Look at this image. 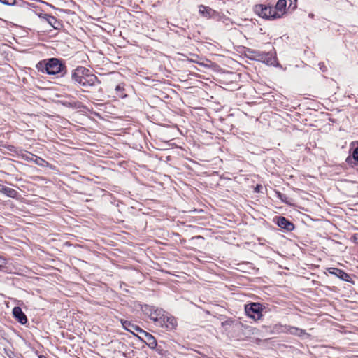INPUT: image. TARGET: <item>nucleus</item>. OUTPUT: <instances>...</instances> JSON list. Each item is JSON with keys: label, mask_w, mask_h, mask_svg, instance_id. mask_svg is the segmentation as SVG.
I'll list each match as a JSON object with an SVG mask.
<instances>
[{"label": "nucleus", "mask_w": 358, "mask_h": 358, "mask_svg": "<svg viewBox=\"0 0 358 358\" xmlns=\"http://www.w3.org/2000/svg\"><path fill=\"white\" fill-rule=\"evenodd\" d=\"M334 270H335V268H329V272H330L331 273L336 274V273L334 271Z\"/></svg>", "instance_id": "27"}, {"label": "nucleus", "mask_w": 358, "mask_h": 358, "mask_svg": "<svg viewBox=\"0 0 358 358\" xmlns=\"http://www.w3.org/2000/svg\"><path fill=\"white\" fill-rule=\"evenodd\" d=\"M7 260L6 258L0 256V271H6V264Z\"/></svg>", "instance_id": "19"}, {"label": "nucleus", "mask_w": 358, "mask_h": 358, "mask_svg": "<svg viewBox=\"0 0 358 358\" xmlns=\"http://www.w3.org/2000/svg\"><path fill=\"white\" fill-rule=\"evenodd\" d=\"M264 308V306L259 303H250L245 306V311L249 317L259 320L262 317V313Z\"/></svg>", "instance_id": "4"}, {"label": "nucleus", "mask_w": 358, "mask_h": 358, "mask_svg": "<svg viewBox=\"0 0 358 358\" xmlns=\"http://www.w3.org/2000/svg\"><path fill=\"white\" fill-rule=\"evenodd\" d=\"M336 328H337V334H338V333L343 334V333L347 332L346 331L343 330L344 327L338 324H337ZM338 336V335H337V337Z\"/></svg>", "instance_id": "22"}, {"label": "nucleus", "mask_w": 358, "mask_h": 358, "mask_svg": "<svg viewBox=\"0 0 358 358\" xmlns=\"http://www.w3.org/2000/svg\"><path fill=\"white\" fill-rule=\"evenodd\" d=\"M255 11L259 16L268 19V6L263 4L256 5Z\"/></svg>", "instance_id": "12"}, {"label": "nucleus", "mask_w": 358, "mask_h": 358, "mask_svg": "<svg viewBox=\"0 0 358 358\" xmlns=\"http://www.w3.org/2000/svg\"><path fill=\"white\" fill-rule=\"evenodd\" d=\"M199 13L206 17L211 18L216 15L217 12L208 6L203 5L199 6Z\"/></svg>", "instance_id": "11"}, {"label": "nucleus", "mask_w": 358, "mask_h": 358, "mask_svg": "<svg viewBox=\"0 0 358 358\" xmlns=\"http://www.w3.org/2000/svg\"><path fill=\"white\" fill-rule=\"evenodd\" d=\"M39 358H47V357L45 356H44V355H40Z\"/></svg>", "instance_id": "29"}, {"label": "nucleus", "mask_w": 358, "mask_h": 358, "mask_svg": "<svg viewBox=\"0 0 358 358\" xmlns=\"http://www.w3.org/2000/svg\"><path fill=\"white\" fill-rule=\"evenodd\" d=\"M0 3L7 6H14L16 0H0Z\"/></svg>", "instance_id": "21"}, {"label": "nucleus", "mask_w": 358, "mask_h": 358, "mask_svg": "<svg viewBox=\"0 0 358 358\" xmlns=\"http://www.w3.org/2000/svg\"><path fill=\"white\" fill-rule=\"evenodd\" d=\"M268 20H275L282 17V16L279 14L275 7L268 6Z\"/></svg>", "instance_id": "15"}, {"label": "nucleus", "mask_w": 358, "mask_h": 358, "mask_svg": "<svg viewBox=\"0 0 358 358\" xmlns=\"http://www.w3.org/2000/svg\"><path fill=\"white\" fill-rule=\"evenodd\" d=\"M70 82L83 87V91H88V89L100 84L98 78L83 66H78L71 71Z\"/></svg>", "instance_id": "1"}, {"label": "nucleus", "mask_w": 358, "mask_h": 358, "mask_svg": "<svg viewBox=\"0 0 358 358\" xmlns=\"http://www.w3.org/2000/svg\"><path fill=\"white\" fill-rule=\"evenodd\" d=\"M289 1V5L288 9H291L294 10L297 7V0H288ZM287 0H278L275 6V10L277 9L279 12V14L283 16L286 13V8H287Z\"/></svg>", "instance_id": "7"}, {"label": "nucleus", "mask_w": 358, "mask_h": 358, "mask_svg": "<svg viewBox=\"0 0 358 358\" xmlns=\"http://www.w3.org/2000/svg\"><path fill=\"white\" fill-rule=\"evenodd\" d=\"M13 315L15 320L21 324H26L27 323V317L20 307H14L13 309Z\"/></svg>", "instance_id": "10"}, {"label": "nucleus", "mask_w": 358, "mask_h": 358, "mask_svg": "<svg viewBox=\"0 0 358 358\" xmlns=\"http://www.w3.org/2000/svg\"><path fill=\"white\" fill-rule=\"evenodd\" d=\"M4 187V185L0 184V192L2 193L3 192V188Z\"/></svg>", "instance_id": "28"}, {"label": "nucleus", "mask_w": 358, "mask_h": 358, "mask_svg": "<svg viewBox=\"0 0 358 358\" xmlns=\"http://www.w3.org/2000/svg\"><path fill=\"white\" fill-rule=\"evenodd\" d=\"M157 326L164 329L165 331H172L176 329L178 322L174 316L166 312L162 318V322H159Z\"/></svg>", "instance_id": "5"}, {"label": "nucleus", "mask_w": 358, "mask_h": 358, "mask_svg": "<svg viewBox=\"0 0 358 358\" xmlns=\"http://www.w3.org/2000/svg\"><path fill=\"white\" fill-rule=\"evenodd\" d=\"M350 240L356 244H358V233H355L351 236Z\"/></svg>", "instance_id": "23"}, {"label": "nucleus", "mask_w": 358, "mask_h": 358, "mask_svg": "<svg viewBox=\"0 0 358 358\" xmlns=\"http://www.w3.org/2000/svg\"><path fill=\"white\" fill-rule=\"evenodd\" d=\"M2 193L10 198H16L18 195V192L15 189L8 187L6 186H4L3 188Z\"/></svg>", "instance_id": "16"}, {"label": "nucleus", "mask_w": 358, "mask_h": 358, "mask_svg": "<svg viewBox=\"0 0 358 358\" xmlns=\"http://www.w3.org/2000/svg\"><path fill=\"white\" fill-rule=\"evenodd\" d=\"M319 66H320V69H321L322 71H324V68H325V66H324V64H323V63H320V64H319Z\"/></svg>", "instance_id": "25"}, {"label": "nucleus", "mask_w": 358, "mask_h": 358, "mask_svg": "<svg viewBox=\"0 0 358 358\" xmlns=\"http://www.w3.org/2000/svg\"><path fill=\"white\" fill-rule=\"evenodd\" d=\"M357 64H358V62H357Z\"/></svg>", "instance_id": "30"}, {"label": "nucleus", "mask_w": 358, "mask_h": 358, "mask_svg": "<svg viewBox=\"0 0 358 358\" xmlns=\"http://www.w3.org/2000/svg\"><path fill=\"white\" fill-rule=\"evenodd\" d=\"M352 157L355 161L358 162V147L354 149L352 152Z\"/></svg>", "instance_id": "24"}, {"label": "nucleus", "mask_w": 358, "mask_h": 358, "mask_svg": "<svg viewBox=\"0 0 358 358\" xmlns=\"http://www.w3.org/2000/svg\"><path fill=\"white\" fill-rule=\"evenodd\" d=\"M275 220L278 226L282 229H284L288 231H291L294 229V224L285 217H276Z\"/></svg>", "instance_id": "9"}, {"label": "nucleus", "mask_w": 358, "mask_h": 358, "mask_svg": "<svg viewBox=\"0 0 358 358\" xmlns=\"http://www.w3.org/2000/svg\"><path fill=\"white\" fill-rule=\"evenodd\" d=\"M121 323L125 330L133 334L141 341L145 343L150 349L156 348L157 342L153 335L129 320H121Z\"/></svg>", "instance_id": "3"}, {"label": "nucleus", "mask_w": 358, "mask_h": 358, "mask_svg": "<svg viewBox=\"0 0 358 358\" xmlns=\"http://www.w3.org/2000/svg\"><path fill=\"white\" fill-rule=\"evenodd\" d=\"M249 52L252 54V57H250V59H256L266 64L273 65L275 62V58L270 52H265L255 50H249Z\"/></svg>", "instance_id": "6"}, {"label": "nucleus", "mask_w": 358, "mask_h": 358, "mask_svg": "<svg viewBox=\"0 0 358 358\" xmlns=\"http://www.w3.org/2000/svg\"><path fill=\"white\" fill-rule=\"evenodd\" d=\"M287 331L288 333H289L290 334L296 335L298 336H302L304 334H306L305 330L299 329L298 327H291V326H289L287 327Z\"/></svg>", "instance_id": "14"}, {"label": "nucleus", "mask_w": 358, "mask_h": 358, "mask_svg": "<svg viewBox=\"0 0 358 358\" xmlns=\"http://www.w3.org/2000/svg\"><path fill=\"white\" fill-rule=\"evenodd\" d=\"M260 188H262V185H257L256 186V187H255V191H256V192H259V189H260Z\"/></svg>", "instance_id": "26"}, {"label": "nucleus", "mask_w": 358, "mask_h": 358, "mask_svg": "<svg viewBox=\"0 0 358 358\" xmlns=\"http://www.w3.org/2000/svg\"><path fill=\"white\" fill-rule=\"evenodd\" d=\"M278 198H279L283 203H289L288 197L287 195L280 193V192H275Z\"/></svg>", "instance_id": "18"}, {"label": "nucleus", "mask_w": 358, "mask_h": 358, "mask_svg": "<svg viewBox=\"0 0 358 358\" xmlns=\"http://www.w3.org/2000/svg\"><path fill=\"white\" fill-rule=\"evenodd\" d=\"M337 278L343 281L354 283L351 275L337 268Z\"/></svg>", "instance_id": "13"}, {"label": "nucleus", "mask_w": 358, "mask_h": 358, "mask_svg": "<svg viewBox=\"0 0 358 358\" xmlns=\"http://www.w3.org/2000/svg\"><path fill=\"white\" fill-rule=\"evenodd\" d=\"M149 310L150 312L149 317L155 322L156 325L159 322H162V318L166 313V311L162 308H155L154 306L150 307Z\"/></svg>", "instance_id": "8"}, {"label": "nucleus", "mask_w": 358, "mask_h": 358, "mask_svg": "<svg viewBox=\"0 0 358 358\" xmlns=\"http://www.w3.org/2000/svg\"><path fill=\"white\" fill-rule=\"evenodd\" d=\"M115 92H116V96L119 98H124L127 96V94H124V85H122V84H119L117 85H116L115 87Z\"/></svg>", "instance_id": "17"}, {"label": "nucleus", "mask_w": 358, "mask_h": 358, "mask_svg": "<svg viewBox=\"0 0 358 358\" xmlns=\"http://www.w3.org/2000/svg\"><path fill=\"white\" fill-rule=\"evenodd\" d=\"M45 19L50 24H51L53 27L55 28L54 24L57 22V19L55 17L50 15H45Z\"/></svg>", "instance_id": "20"}, {"label": "nucleus", "mask_w": 358, "mask_h": 358, "mask_svg": "<svg viewBox=\"0 0 358 358\" xmlns=\"http://www.w3.org/2000/svg\"><path fill=\"white\" fill-rule=\"evenodd\" d=\"M36 67L38 71L48 75L62 73V76H64L67 72L65 62L56 57L41 60L36 64Z\"/></svg>", "instance_id": "2"}]
</instances>
